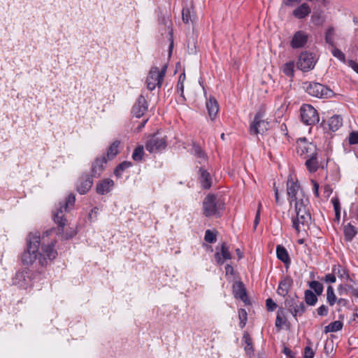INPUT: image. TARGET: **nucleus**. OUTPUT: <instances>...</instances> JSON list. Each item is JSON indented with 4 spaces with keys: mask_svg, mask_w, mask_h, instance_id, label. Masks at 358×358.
<instances>
[{
    "mask_svg": "<svg viewBox=\"0 0 358 358\" xmlns=\"http://www.w3.org/2000/svg\"><path fill=\"white\" fill-rule=\"evenodd\" d=\"M55 241H51L50 243L45 244L43 242L41 251L38 252L41 237L38 233H29L27 239V249L22 255V262L24 265H36V268L39 269L41 267H45L48 265L57 256V252L55 249Z\"/></svg>",
    "mask_w": 358,
    "mask_h": 358,
    "instance_id": "obj_1",
    "label": "nucleus"
},
{
    "mask_svg": "<svg viewBox=\"0 0 358 358\" xmlns=\"http://www.w3.org/2000/svg\"><path fill=\"white\" fill-rule=\"evenodd\" d=\"M294 207L296 217H292V227L297 233H299V225H308L311 221L310 206L308 198L302 195V198H300L295 202Z\"/></svg>",
    "mask_w": 358,
    "mask_h": 358,
    "instance_id": "obj_2",
    "label": "nucleus"
},
{
    "mask_svg": "<svg viewBox=\"0 0 358 358\" xmlns=\"http://www.w3.org/2000/svg\"><path fill=\"white\" fill-rule=\"evenodd\" d=\"M225 203L221 196L208 194L202 202L203 213L206 217H219L224 208Z\"/></svg>",
    "mask_w": 358,
    "mask_h": 358,
    "instance_id": "obj_3",
    "label": "nucleus"
},
{
    "mask_svg": "<svg viewBox=\"0 0 358 358\" xmlns=\"http://www.w3.org/2000/svg\"><path fill=\"white\" fill-rule=\"evenodd\" d=\"M75 201V195L70 194L65 201L59 203L58 207L53 211L54 222L57 224L59 230L64 231L66 222L64 213L69 211L73 207Z\"/></svg>",
    "mask_w": 358,
    "mask_h": 358,
    "instance_id": "obj_4",
    "label": "nucleus"
},
{
    "mask_svg": "<svg viewBox=\"0 0 358 358\" xmlns=\"http://www.w3.org/2000/svg\"><path fill=\"white\" fill-rule=\"evenodd\" d=\"M166 69V65H164L161 70L157 66H152L150 69L145 80L147 88L149 90L152 91L157 87H160L162 86Z\"/></svg>",
    "mask_w": 358,
    "mask_h": 358,
    "instance_id": "obj_5",
    "label": "nucleus"
},
{
    "mask_svg": "<svg viewBox=\"0 0 358 358\" xmlns=\"http://www.w3.org/2000/svg\"><path fill=\"white\" fill-rule=\"evenodd\" d=\"M304 87L309 95L317 98L329 99L334 96L333 90L319 83H306Z\"/></svg>",
    "mask_w": 358,
    "mask_h": 358,
    "instance_id": "obj_6",
    "label": "nucleus"
},
{
    "mask_svg": "<svg viewBox=\"0 0 358 358\" xmlns=\"http://www.w3.org/2000/svg\"><path fill=\"white\" fill-rule=\"evenodd\" d=\"M285 309L297 321V317L302 316L306 310L305 303L298 299L297 296H288L285 300Z\"/></svg>",
    "mask_w": 358,
    "mask_h": 358,
    "instance_id": "obj_7",
    "label": "nucleus"
},
{
    "mask_svg": "<svg viewBox=\"0 0 358 358\" xmlns=\"http://www.w3.org/2000/svg\"><path fill=\"white\" fill-rule=\"evenodd\" d=\"M301 122L309 126L316 124L320 121V116L317 110L310 104H303L300 108Z\"/></svg>",
    "mask_w": 358,
    "mask_h": 358,
    "instance_id": "obj_8",
    "label": "nucleus"
},
{
    "mask_svg": "<svg viewBox=\"0 0 358 358\" xmlns=\"http://www.w3.org/2000/svg\"><path fill=\"white\" fill-rule=\"evenodd\" d=\"M167 146L166 136L152 135L145 143V149L150 153L164 150Z\"/></svg>",
    "mask_w": 358,
    "mask_h": 358,
    "instance_id": "obj_9",
    "label": "nucleus"
},
{
    "mask_svg": "<svg viewBox=\"0 0 358 358\" xmlns=\"http://www.w3.org/2000/svg\"><path fill=\"white\" fill-rule=\"evenodd\" d=\"M296 152L297 154L306 159L317 152V147L315 144L307 141L303 138H300L296 141Z\"/></svg>",
    "mask_w": 358,
    "mask_h": 358,
    "instance_id": "obj_10",
    "label": "nucleus"
},
{
    "mask_svg": "<svg viewBox=\"0 0 358 358\" xmlns=\"http://www.w3.org/2000/svg\"><path fill=\"white\" fill-rule=\"evenodd\" d=\"M263 113L259 111L256 113L253 121L250 125V132L251 134H262L268 130V122L265 121Z\"/></svg>",
    "mask_w": 358,
    "mask_h": 358,
    "instance_id": "obj_11",
    "label": "nucleus"
},
{
    "mask_svg": "<svg viewBox=\"0 0 358 358\" xmlns=\"http://www.w3.org/2000/svg\"><path fill=\"white\" fill-rule=\"evenodd\" d=\"M315 63L316 59L313 53L303 52L299 55L297 67L303 71H308L314 68Z\"/></svg>",
    "mask_w": 358,
    "mask_h": 358,
    "instance_id": "obj_12",
    "label": "nucleus"
},
{
    "mask_svg": "<svg viewBox=\"0 0 358 358\" xmlns=\"http://www.w3.org/2000/svg\"><path fill=\"white\" fill-rule=\"evenodd\" d=\"M148 103L143 94H141L131 108V113L136 117H142L148 110Z\"/></svg>",
    "mask_w": 358,
    "mask_h": 358,
    "instance_id": "obj_13",
    "label": "nucleus"
},
{
    "mask_svg": "<svg viewBox=\"0 0 358 358\" xmlns=\"http://www.w3.org/2000/svg\"><path fill=\"white\" fill-rule=\"evenodd\" d=\"M93 180L89 175H83L77 182L76 189L80 194H86L92 187Z\"/></svg>",
    "mask_w": 358,
    "mask_h": 358,
    "instance_id": "obj_14",
    "label": "nucleus"
},
{
    "mask_svg": "<svg viewBox=\"0 0 358 358\" xmlns=\"http://www.w3.org/2000/svg\"><path fill=\"white\" fill-rule=\"evenodd\" d=\"M300 189V185L297 182H294L291 180H288L287 182V193L289 197L290 205L293 201L296 202L301 197L298 196V193Z\"/></svg>",
    "mask_w": 358,
    "mask_h": 358,
    "instance_id": "obj_15",
    "label": "nucleus"
},
{
    "mask_svg": "<svg viewBox=\"0 0 358 358\" xmlns=\"http://www.w3.org/2000/svg\"><path fill=\"white\" fill-rule=\"evenodd\" d=\"M29 282V271L27 269L17 271L13 278V283L21 287H26Z\"/></svg>",
    "mask_w": 358,
    "mask_h": 358,
    "instance_id": "obj_16",
    "label": "nucleus"
},
{
    "mask_svg": "<svg viewBox=\"0 0 358 358\" xmlns=\"http://www.w3.org/2000/svg\"><path fill=\"white\" fill-rule=\"evenodd\" d=\"M305 165L309 172L315 173L319 168L324 169V167L327 166V163L319 162L316 152L315 155L306 158Z\"/></svg>",
    "mask_w": 358,
    "mask_h": 358,
    "instance_id": "obj_17",
    "label": "nucleus"
},
{
    "mask_svg": "<svg viewBox=\"0 0 358 358\" xmlns=\"http://www.w3.org/2000/svg\"><path fill=\"white\" fill-rule=\"evenodd\" d=\"M232 291L236 299H241L243 302L248 300L245 285L241 281H236L233 284Z\"/></svg>",
    "mask_w": 358,
    "mask_h": 358,
    "instance_id": "obj_18",
    "label": "nucleus"
},
{
    "mask_svg": "<svg viewBox=\"0 0 358 358\" xmlns=\"http://www.w3.org/2000/svg\"><path fill=\"white\" fill-rule=\"evenodd\" d=\"M308 41V35L302 31H296L291 41V46L293 48L303 47Z\"/></svg>",
    "mask_w": 358,
    "mask_h": 358,
    "instance_id": "obj_19",
    "label": "nucleus"
},
{
    "mask_svg": "<svg viewBox=\"0 0 358 358\" xmlns=\"http://www.w3.org/2000/svg\"><path fill=\"white\" fill-rule=\"evenodd\" d=\"M114 187V182L113 180L107 178L99 181L96 184V191L97 194L103 195L110 192Z\"/></svg>",
    "mask_w": 358,
    "mask_h": 358,
    "instance_id": "obj_20",
    "label": "nucleus"
},
{
    "mask_svg": "<svg viewBox=\"0 0 358 358\" xmlns=\"http://www.w3.org/2000/svg\"><path fill=\"white\" fill-rule=\"evenodd\" d=\"M293 283L292 279L289 276L283 277L279 282L277 293L282 296L287 295Z\"/></svg>",
    "mask_w": 358,
    "mask_h": 358,
    "instance_id": "obj_21",
    "label": "nucleus"
},
{
    "mask_svg": "<svg viewBox=\"0 0 358 358\" xmlns=\"http://www.w3.org/2000/svg\"><path fill=\"white\" fill-rule=\"evenodd\" d=\"M215 258L218 264H223L224 260L230 259L231 255L229 252V249L225 243L221 245L220 252H216L215 254Z\"/></svg>",
    "mask_w": 358,
    "mask_h": 358,
    "instance_id": "obj_22",
    "label": "nucleus"
},
{
    "mask_svg": "<svg viewBox=\"0 0 358 358\" xmlns=\"http://www.w3.org/2000/svg\"><path fill=\"white\" fill-rule=\"evenodd\" d=\"M107 163V159L103 156L97 157L92 164V172L94 177H99L104 169V165Z\"/></svg>",
    "mask_w": 358,
    "mask_h": 358,
    "instance_id": "obj_23",
    "label": "nucleus"
},
{
    "mask_svg": "<svg viewBox=\"0 0 358 358\" xmlns=\"http://www.w3.org/2000/svg\"><path fill=\"white\" fill-rule=\"evenodd\" d=\"M206 105L208 115L210 119L213 120L219 111V106L217 100L213 96H210L209 99H207Z\"/></svg>",
    "mask_w": 358,
    "mask_h": 358,
    "instance_id": "obj_24",
    "label": "nucleus"
},
{
    "mask_svg": "<svg viewBox=\"0 0 358 358\" xmlns=\"http://www.w3.org/2000/svg\"><path fill=\"white\" fill-rule=\"evenodd\" d=\"M311 12L310 7L306 3H302L293 10V15L297 19H303Z\"/></svg>",
    "mask_w": 358,
    "mask_h": 358,
    "instance_id": "obj_25",
    "label": "nucleus"
},
{
    "mask_svg": "<svg viewBox=\"0 0 358 358\" xmlns=\"http://www.w3.org/2000/svg\"><path fill=\"white\" fill-rule=\"evenodd\" d=\"M200 182L203 189H207L211 187L212 179L210 173L205 169L200 168Z\"/></svg>",
    "mask_w": 358,
    "mask_h": 358,
    "instance_id": "obj_26",
    "label": "nucleus"
},
{
    "mask_svg": "<svg viewBox=\"0 0 358 358\" xmlns=\"http://www.w3.org/2000/svg\"><path fill=\"white\" fill-rule=\"evenodd\" d=\"M287 322V317L285 315V309L280 308L277 311L275 325L278 329H282V326Z\"/></svg>",
    "mask_w": 358,
    "mask_h": 358,
    "instance_id": "obj_27",
    "label": "nucleus"
},
{
    "mask_svg": "<svg viewBox=\"0 0 358 358\" xmlns=\"http://www.w3.org/2000/svg\"><path fill=\"white\" fill-rule=\"evenodd\" d=\"M343 124V119L340 115H335L329 120V129L332 131H337Z\"/></svg>",
    "mask_w": 358,
    "mask_h": 358,
    "instance_id": "obj_28",
    "label": "nucleus"
},
{
    "mask_svg": "<svg viewBox=\"0 0 358 358\" xmlns=\"http://www.w3.org/2000/svg\"><path fill=\"white\" fill-rule=\"evenodd\" d=\"M276 255L278 259L282 261L284 264H286L290 262L288 252L285 247L282 245H278L276 248Z\"/></svg>",
    "mask_w": 358,
    "mask_h": 358,
    "instance_id": "obj_29",
    "label": "nucleus"
},
{
    "mask_svg": "<svg viewBox=\"0 0 358 358\" xmlns=\"http://www.w3.org/2000/svg\"><path fill=\"white\" fill-rule=\"evenodd\" d=\"M356 227L348 223L344 227V234L346 241H351L357 234Z\"/></svg>",
    "mask_w": 358,
    "mask_h": 358,
    "instance_id": "obj_30",
    "label": "nucleus"
},
{
    "mask_svg": "<svg viewBox=\"0 0 358 358\" xmlns=\"http://www.w3.org/2000/svg\"><path fill=\"white\" fill-rule=\"evenodd\" d=\"M304 299L307 305L315 306L317 301L316 294H314L311 290L307 289L304 292Z\"/></svg>",
    "mask_w": 358,
    "mask_h": 358,
    "instance_id": "obj_31",
    "label": "nucleus"
},
{
    "mask_svg": "<svg viewBox=\"0 0 358 358\" xmlns=\"http://www.w3.org/2000/svg\"><path fill=\"white\" fill-rule=\"evenodd\" d=\"M120 145V141H115L109 147L107 151V157L108 159H113L118 153V148Z\"/></svg>",
    "mask_w": 358,
    "mask_h": 358,
    "instance_id": "obj_32",
    "label": "nucleus"
},
{
    "mask_svg": "<svg viewBox=\"0 0 358 358\" xmlns=\"http://www.w3.org/2000/svg\"><path fill=\"white\" fill-rule=\"evenodd\" d=\"M343 322L337 320L334 321L333 322H331L329 325L326 326L324 327V333H329V332H336L339 330H341L343 328Z\"/></svg>",
    "mask_w": 358,
    "mask_h": 358,
    "instance_id": "obj_33",
    "label": "nucleus"
},
{
    "mask_svg": "<svg viewBox=\"0 0 358 358\" xmlns=\"http://www.w3.org/2000/svg\"><path fill=\"white\" fill-rule=\"evenodd\" d=\"M282 72L288 77L292 78L294 75V62L289 61L282 66Z\"/></svg>",
    "mask_w": 358,
    "mask_h": 358,
    "instance_id": "obj_34",
    "label": "nucleus"
},
{
    "mask_svg": "<svg viewBox=\"0 0 358 358\" xmlns=\"http://www.w3.org/2000/svg\"><path fill=\"white\" fill-rule=\"evenodd\" d=\"M185 80V73H181L179 76L178 81L176 85L177 92L180 93V97L182 98V101H185V97L184 96V82Z\"/></svg>",
    "mask_w": 358,
    "mask_h": 358,
    "instance_id": "obj_35",
    "label": "nucleus"
},
{
    "mask_svg": "<svg viewBox=\"0 0 358 358\" xmlns=\"http://www.w3.org/2000/svg\"><path fill=\"white\" fill-rule=\"evenodd\" d=\"M131 163L130 162L124 161L120 163L114 170V174L117 177H121L124 171L131 166Z\"/></svg>",
    "mask_w": 358,
    "mask_h": 358,
    "instance_id": "obj_36",
    "label": "nucleus"
},
{
    "mask_svg": "<svg viewBox=\"0 0 358 358\" xmlns=\"http://www.w3.org/2000/svg\"><path fill=\"white\" fill-rule=\"evenodd\" d=\"M336 296L332 286L329 285L327 289V301L330 306H334L336 302Z\"/></svg>",
    "mask_w": 358,
    "mask_h": 358,
    "instance_id": "obj_37",
    "label": "nucleus"
},
{
    "mask_svg": "<svg viewBox=\"0 0 358 358\" xmlns=\"http://www.w3.org/2000/svg\"><path fill=\"white\" fill-rule=\"evenodd\" d=\"M243 340L245 343V350L247 354L250 355L253 352L252 339L248 334H244Z\"/></svg>",
    "mask_w": 358,
    "mask_h": 358,
    "instance_id": "obj_38",
    "label": "nucleus"
},
{
    "mask_svg": "<svg viewBox=\"0 0 358 358\" xmlns=\"http://www.w3.org/2000/svg\"><path fill=\"white\" fill-rule=\"evenodd\" d=\"M310 288L313 289L317 295H321L323 292V285L318 281L313 280L308 282Z\"/></svg>",
    "mask_w": 358,
    "mask_h": 358,
    "instance_id": "obj_39",
    "label": "nucleus"
},
{
    "mask_svg": "<svg viewBox=\"0 0 358 358\" xmlns=\"http://www.w3.org/2000/svg\"><path fill=\"white\" fill-rule=\"evenodd\" d=\"M334 29L333 27L328 28L325 32V41L332 47H334Z\"/></svg>",
    "mask_w": 358,
    "mask_h": 358,
    "instance_id": "obj_40",
    "label": "nucleus"
},
{
    "mask_svg": "<svg viewBox=\"0 0 358 358\" xmlns=\"http://www.w3.org/2000/svg\"><path fill=\"white\" fill-rule=\"evenodd\" d=\"M238 317H239V326L241 329H243L245 324L248 320L247 312L245 309L241 308L238 310Z\"/></svg>",
    "mask_w": 358,
    "mask_h": 358,
    "instance_id": "obj_41",
    "label": "nucleus"
},
{
    "mask_svg": "<svg viewBox=\"0 0 358 358\" xmlns=\"http://www.w3.org/2000/svg\"><path fill=\"white\" fill-rule=\"evenodd\" d=\"M143 147L138 146L132 153V159L136 162L141 161L143 159Z\"/></svg>",
    "mask_w": 358,
    "mask_h": 358,
    "instance_id": "obj_42",
    "label": "nucleus"
},
{
    "mask_svg": "<svg viewBox=\"0 0 358 358\" xmlns=\"http://www.w3.org/2000/svg\"><path fill=\"white\" fill-rule=\"evenodd\" d=\"M331 54L333 55V56L336 58H337L338 59H339L341 62H343V63H345L346 62V59H345V54L341 50H339L338 48H336L335 47H333L332 50H331Z\"/></svg>",
    "mask_w": 358,
    "mask_h": 358,
    "instance_id": "obj_43",
    "label": "nucleus"
},
{
    "mask_svg": "<svg viewBox=\"0 0 358 358\" xmlns=\"http://www.w3.org/2000/svg\"><path fill=\"white\" fill-rule=\"evenodd\" d=\"M204 240L209 243H213L217 240L216 234L210 229H208L205 232Z\"/></svg>",
    "mask_w": 358,
    "mask_h": 358,
    "instance_id": "obj_44",
    "label": "nucleus"
},
{
    "mask_svg": "<svg viewBox=\"0 0 358 358\" xmlns=\"http://www.w3.org/2000/svg\"><path fill=\"white\" fill-rule=\"evenodd\" d=\"M182 21L188 24L191 20V10L189 8H183L182 10Z\"/></svg>",
    "mask_w": 358,
    "mask_h": 358,
    "instance_id": "obj_45",
    "label": "nucleus"
},
{
    "mask_svg": "<svg viewBox=\"0 0 358 358\" xmlns=\"http://www.w3.org/2000/svg\"><path fill=\"white\" fill-rule=\"evenodd\" d=\"M311 21L315 24H321L322 23V20L320 13L314 12L311 16Z\"/></svg>",
    "mask_w": 358,
    "mask_h": 358,
    "instance_id": "obj_46",
    "label": "nucleus"
},
{
    "mask_svg": "<svg viewBox=\"0 0 358 358\" xmlns=\"http://www.w3.org/2000/svg\"><path fill=\"white\" fill-rule=\"evenodd\" d=\"M349 143L350 145L358 144V131H352L350 134Z\"/></svg>",
    "mask_w": 358,
    "mask_h": 358,
    "instance_id": "obj_47",
    "label": "nucleus"
},
{
    "mask_svg": "<svg viewBox=\"0 0 358 358\" xmlns=\"http://www.w3.org/2000/svg\"><path fill=\"white\" fill-rule=\"evenodd\" d=\"M99 212V208L97 207H94L91 210L88 215V219L90 222H94L96 220L97 215Z\"/></svg>",
    "mask_w": 358,
    "mask_h": 358,
    "instance_id": "obj_48",
    "label": "nucleus"
},
{
    "mask_svg": "<svg viewBox=\"0 0 358 358\" xmlns=\"http://www.w3.org/2000/svg\"><path fill=\"white\" fill-rule=\"evenodd\" d=\"M261 208H262V203L259 202L258 204V208L257 210L256 216H255V218L254 220V229H256L257 225L259 223Z\"/></svg>",
    "mask_w": 358,
    "mask_h": 358,
    "instance_id": "obj_49",
    "label": "nucleus"
},
{
    "mask_svg": "<svg viewBox=\"0 0 358 358\" xmlns=\"http://www.w3.org/2000/svg\"><path fill=\"white\" fill-rule=\"evenodd\" d=\"M266 306L268 311H273L277 308V304L270 298L266 299Z\"/></svg>",
    "mask_w": 358,
    "mask_h": 358,
    "instance_id": "obj_50",
    "label": "nucleus"
},
{
    "mask_svg": "<svg viewBox=\"0 0 358 358\" xmlns=\"http://www.w3.org/2000/svg\"><path fill=\"white\" fill-rule=\"evenodd\" d=\"M317 312L320 316H326L328 314L329 309L325 305H322L317 309Z\"/></svg>",
    "mask_w": 358,
    "mask_h": 358,
    "instance_id": "obj_51",
    "label": "nucleus"
},
{
    "mask_svg": "<svg viewBox=\"0 0 358 358\" xmlns=\"http://www.w3.org/2000/svg\"><path fill=\"white\" fill-rule=\"evenodd\" d=\"M314 355H315V352L312 350V348L308 346H306L304 349L303 358H313Z\"/></svg>",
    "mask_w": 358,
    "mask_h": 358,
    "instance_id": "obj_52",
    "label": "nucleus"
},
{
    "mask_svg": "<svg viewBox=\"0 0 358 358\" xmlns=\"http://www.w3.org/2000/svg\"><path fill=\"white\" fill-rule=\"evenodd\" d=\"M331 203L333 204L334 211L341 210L340 201L338 197H333L331 199Z\"/></svg>",
    "mask_w": 358,
    "mask_h": 358,
    "instance_id": "obj_53",
    "label": "nucleus"
},
{
    "mask_svg": "<svg viewBox=\"0 0 358 358\" xmlns=\"http://www.w3.org/2000/svg\"><path fill=\"white\" fill-rule=\"evenodd\" d=\"M324 280L327 283H334L336 282V278L334 274L333 273H328L325 275L324 278Z\"/></svg>",
    "mask_w": 358,
    "mask_h": 358,
    "instance_id": "obj_54",
    "label": "nucleus"
},
{
    "mask_svg": "<svg viewBox=\"0 0 358 358\" xmlns=\"http://www.w3.org/2000/svg\"><path fill=\"white\" fill-rule=\"evenodd\" d=\"M283 353L288 357V358H294L295 357V353L293 352L289 348L284 347L283 348Z\"/></svg>",
    "mask_w": 358,
    "mask_h": 358,
    "instance_id": "obj_55",
    "label": "nucleus"
},
{
    "mask_svg": "<svg viewBox=\"0 0 358 358\" xmlns=\"http://www.w3.org/2000/svg\"><path fill=\"white\" fill-rule=\"evenodd\" d=\"M194 151L195 152V154L200 158H204L205 157V155H204V152L202 151V150L201 149V148L198 145H195L194 146Z\"/></svg>",
    "mask_w": 358,
    "mask_h": 358,
    "instance_id": "obj_56",
    "label": "nucleus"
},
{
    "mask_svg": "<svg viewBox=\"0 0 358 358\" xmlns=\"http://www.w3.org/2000/svg\"><path fill=\"white\" fill-rule=\"evenodd\" d=\"M311 182L313 183V190L315 196L319 197V184L314 180H311Z\"/></svg>",
    "mask_w": 358,
    "mask_h": 358,
    "instance_id": "obj_57",
    "label": "nucleus"
},
{
    "mask_svg": "<svg viewBox=\"0 0 358 358\" xmlns=\"http://www.w3.org/2000/svg\"><path fill=\"white\" fill-rule=\"evenodd\" d=\"M348 66H350L356 73H358V63L353 60L348 61Z\"/></svg>",
    "mask_w": 358,
    "mask_h": 358,
    "instance_id": "obj_58",
    "label": "nucleus"
},
{
    "mask_svg": "<svg viewBox=\"0 0 358 358\" xmlns=\"http://www.w3.org/2000/svg\"><path fill=\"white\" fill-rule=\"evenodd\" d=\"M301 1V0H283V3L285 6L292 7L296 3H298Z\"/></svg>",
    "mask_w": 358,
    "mask_h": 358,
    "instance_id": "obj_59",
    "label": "nucleus"
},
{
    "mask_svg": "<svg viewBox=\"0 0 358 358\" xmlns=\"http://www.w3.org/2000/svg\"><path fill=\"white\" fill-rule=\"evenodd\" d=\"M332 193V189L329 185H326L324 186V194L325 196L329 197Z\"/></svg>",
    "mask_w": 358,
    "mask_h": 358,
    "instance_id": "obj_60",
    "label": "nucleus"
},
{
    "mask_svg": "<svg viewBox=\"0 0 358 358\" xmlns=\"http://www.w3.org/2000/svg\"><path fill=\"white\" fill-rule=\"evenodd\" d=\"M348 289L351 292V293L354 296H355L356 297L358 298V289L357 288H355L352 285H348Z\"/></svg>",
    "mask_w": 358,
    "mask_h": 358,
    "instance_id": "obj_61",
    "label": "nucleus"
},
{
    "mask_svg": "<svg viewBox=\"0 0 358 358\" xmlns=\"http://www.w3.org/2000/svg\"><path fill=\"white\" fill-rule=\"evenodd\" d=\"M337 303L339 304V305H341V306H346L348 303V300L347 299H339L338 301H337Z\"/></svg>",
    "mask_w": 358,
    "mask_h": 358,
    "instance_id": "obj_62",
    "label": "nucleus"
},
{
    "mask_svg": "<svg viewBox=\"0 0 358 358\" xmlns=\"http://www.w3.org/2000/svg\"><path fill=\"white\" fill-rule=\"evenodd\" d=\"M275 202L280 205L281 204V202L280 201V199H279V194H278V189H275Z\"/></svg>",
    "mask_w": 358,
    "mask_h": 358,
    "instance_id": "obj_63",
    "label": "nucleus"
},
{
    "mask_svg": "<svg viewBox=\"0 0 358 358\" xmlns=\"http://www.w3.org/2000/svg\"><path fill=\"white\" fill-rule=\"evenodd\" d=\"M225 270L228 273V272H231L233 271V267L229 265V264H227L226 266H225Z\"/></svg>",
    "mask_w": 358,
    "mask_h": 358,
    "instance_id": "obj_64",
    "label": "nucleus"
}]
</instances>
